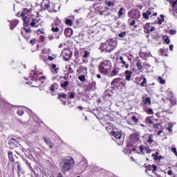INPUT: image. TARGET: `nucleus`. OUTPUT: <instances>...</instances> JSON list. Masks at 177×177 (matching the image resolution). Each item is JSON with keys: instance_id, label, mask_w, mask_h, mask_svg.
Instances as JSON below:
<instances>
[{"instance_id": "obj_38", "label": "nucleus", "mask_w": 177, "mask_h": 177, "mask_svg": "<svg viewBox=\"0 0 177 177\" xmlns=\"http://www.w3.org/2000/svg\"><path fill=\"white\" fill-rule=\"evenodd\" d=\"M146 122H147V124H153V120H151V117L148 116L146 118Z\"/></svg>"}, {"instance_id": "obj_34", "label": "nucleus", "mask_w": 177, "mask_h": 177, "mask_svg": "<svg viewBox=\"0 0 177 177\" xmlns=\"http://www.w3.org/2000/svg\"><path fill=\"white\" fill-rule=\"evenodd\" d=\"M66 97L67 94L60 93L58 95V99H62V97H63V99H66Z\"/></svg>"}, {"instance_id": "obj_41", "label": "nucleus", "mask_w": 177, "mask_h": 177, "mask_svg": "<svg viewBox=\"0 0 177 177\" xmlns=\"http://www.w3.org/2000/svg\"><path fill=\"white\" fill-rule=\"evenodd\" d=\"M119 60L120 61V63L121 64L123 62H125L126 60H127V59L124 58V57H122V56H120L119 57Z\"/></svg>"}, {"instance_id": "obj_5", "label": "nucleus", "mask_w": 177, "mask_h": 177, "mask_svg": "<svg viewBox=\"0 0 177 177\" xmlns=\"http://www.w3.org/2000/svg\"><path fill=\"white\" fill-rule=\"evenodd\" d=\"M112 136H113V140H115L118 145V146H121L122 143H124V138H122V133H120L119 131H113L111 132Z\"/></svg>"}, {"instance_id": "obj_43", "label": "nucleus", "mask_w": 177, "mask_h": 177, "mask_svg": "<svg viewBox=\"0 0 177 177\" xmlns=\"http://www.w3.org/2000/svg\"><path fill=\"white\" fill-rule=\"evenodd\" d=\"M158 81H159L160 84H165V80H164L162 79V77H158Z\"/></svg>"}, {"instance_id": "obj_58", "label": "nucleus", "mask_w": 177, "mask_h": 177, "mask_svg": "<svg viewBox=\"0 0 177 177\" xmlns=\"http://www.w3.org/2000/svg\"><path fill=\"white\" fill-rule=\"evenodd\" d=\"M48 59L49 62H52V61L55 60V57L48 56Z\"/></svg>"}, {"instance_id": "obj_8", "label": "nucleus", "mask_w": 177, "mask_h": 177, "mask_svg": "<svg viewBox=\"0 0 177 177\" xmlns=\"http://www.w3.org/2000/svg\"><path fill=\"white\" fill-rule=\"evenodd\" d=\"M43 139L45 143H46V145L48 146L50 149H53V147H55V145H53V143L50 142V139L48 138H44Z\"/></svg>"}, {"instance_id": "obj_24", "label": "nucleus", "mask_w": 177, "mask_h": 177, "mask_svg": "<svg viewBox=\"0 0 177 177\" xmlns=\"http://www.w3.org/2000/svg\"><path fill=\"white\" fill-rule=\"evenodd\" d=\"M153 142H154V140H153V135L150 134L148 137L147 143L151 145Z\"/></svg>"}, {"instance_id": "obj_3", "label": "nucleus", "mask_w": 177, "mask_h": 177, "mask_svg": "<svg viewBox=\"0 0 177 177\" xmlns=\"http://www.w3.org/2000/svg\"><path fill=\"white\" fill-rule=\"evenodd\" d=\"M111 62L104 61L100 63L98 70L101 74H104V75H109V74L111 73Z\"/></svg>"}, {"instance_id": "obj_22", "label": "nucleus", "mask_w": 177, "mask_h": 177, "mask_svg": "<svg viewBox=\"0 0 177 177\" xmlns=\"http://www.w3.org/2000/svg\"><path fill=\"white\" fill-rule=\"evenodd\" d=\"M38 19H33L30 23L31 27H38Z\"/></svg>"}, {"instance_id": "obj_29", "label": "nucleus", "mask_w": 177, "mask_h": 177, "mask_svg": "<svg viewBox=\"0 0 177 177\" xmlns=\"http://www.w3.org/2000/svg\"><path fill=\"white\" fill-rule=\"evenodd\" d=\"M162 21H164V15H160V19L158 18V24H162Z\"/></svg>"}, {"instance_id": "obj_64", "label": "nucleus", "mask_w": 177, "mask_h": 177, "mask_svg": "<svg viewBox=\"0 0 177 177\" xmlns=\"http://www.w3.org/2000/svg\"><path fill=\"white\" fill-rule=\"evenodd\" d=\"M37 32H40V34H45V32H44V30H42L41 29H38Z\"/></svg>"}, {"instance_id": "obj_60", "label": "nucleus", "mask_w": 177, "mask_h": 177, "mask_svg": "<svg viewBox=\"0 0 177 177\" xmlns=\"http://www.w3.org/2000/svg\"><path fill=\"white\" fill-rule=\"evenodd\" d=\"M24 30L26 32V34H30V32H31V29L24 28Z\"/></svg>"}, {"instance_id": "obj_21", "label": "nucleus", "mask_w": 177, "mask_h": 177, "mask_svg": "<svg viewBox=\"0 0 177 177\" xmlns=\"http://www.w3.org/2000/svg\"><path fill=\"white\" fill-rule=\"evenodd\" d=\"M120 64H122V67L123 68H129V64H128V59H126L123 62H122Z\"/></svg>"}, {"instance_id": "obj_48", "label": "nucleus", "mask_w": 177, "mask_h": 177, "mask_svg": "<svg viewBox=\"0 0 177 177\" xmlns=\"http://www.w3.org/2000/svg\"><path fill=\"white\" fill-rule=\"evenodd\" d=\"M52 68H53V70H54L55 71H59V68H57V66H56V64H53L52 65Z\"/></svg>"}, {"instance_id": "obj_15", "label": "nucleus", "mask_w": 177, "mask_h": 177, "mask_svg": "<svg viewBox=\"0 0 177 177\" xmlns=\"http://www.w3.org/2000/svg\"><path fill=\"white\" fill-rule=\"evenodd\" d=\"M17 141L15 138H11L8 140V145L10 146H16Z\"/></svg>"}, {"instance_id": "obj_50", "label": "nucleus", "mask_w": 177, "mask_h": 177, "mask_svg": "<svg viewBox=\"0 0 177 177\" xmlns=\"http://www.w3.org/2000/svg\"><path fill=\"white\" fill-rule=\"evenodd\" d=\"M156 171H157V166H156V165H152V172H153V174H154V172H156Z\"/></svg>"}, {"instance_id": "obj_11", "label": "nucleus", "mask_w": 177, "mask_h": 177, "mask_svg": "<svg viewBox=\"0 0 177 177\" xmlns=\"http://www.w3.org/2000/svg\"><path fill=\"white\" fill-rule=\"evenodd\" d=\"M120 73V69L118 68H113L111 73V77H115V75H118Z\"/></svg>"}, {"instance_id": "obj_53", "label": "nucleus", "mask_w": 177, "mask_h": 177, "mask_svg": "<svg viewBox=\"0 0 177 177\" xmlns=\"http://www.w3.org/2000/svg\"><path fill=\"white\" fill-rule=\"evenodd\" d=\"M132 121H133L134 122H138L139 120H138V118H136V116H132L131 118Z\"/></svg>"}, {"instance_id": "obj_4", "label": "nucleus", "mask_w": 177, "mask_h": 177, "mask_svg": "<svg viewBox=\"0 0 177 177\" xmlns=\"http://www.w3.org/2000/svg\"><path fill=\"white\" fill-rule=\"evenodd\" d=\"M111 84L112 85V86L116 88L117 89H120V88L125 86V81L121 77H118L114 79L111 82Z\"/></svg>"}, {"instance_id": "obj_18", "label": "nucleus", "mask_w": 177, "mask_h": 177, "mask_svg": "<svg viewBox=\"0 0 177 177\" xmlns=\"http://www.w3.org/2000/svg\"><path fill=\"white\" fill-rule=\"evenodd\" d=\"M68 81L62 82L60 85L63 88V89H67L68 88Z\"/></svg>"}, {"instance_id": "obj_42", "label": "nucleus", "mask_w": 177, "mask_h": 177, "mask_svg": "<svg viewBox=\"0 0 177 177\" xmlns=\"http://www.w3.org/2000/svg\"><path fill=\"white\" fill-rule=\"evenodd\" d=\"M59 37H60L59 35H58L57 36H50L49 39L50 41H52V39H53V38H55L56 39H59Z\"/></svg>"}, {"instance_id": "obj_28", "label": "nucleus", "mask_w": 177, "mask_h": 177, "mask_svg": "<svg viewBox=\"0 0 177 177\" xmlns=\"http://www.w3.org/2000/svg\"><path fill=\"white\" fill-rule=\"evenodd\" d=\"M15 164H17L18 174H20V172H21V165H20V162H16Z\"/></svg>"}, {"instance_id": "obj_12", "label": "nucleus", "mask_w": 177, "mask_h": 177, "mask_svg": "<svg viewBox=\"0 0 177 177\" xmlns=\"http://www.w3.org/2000/svg\"><path fill=\"white\" fill-rule=\"evenodd\" d=\"M104 97H110L113 96V91L109 89H107L104 91Z\"/></svg>"}, {"instance_id": "obj_16", "label": "nucleus", "mask_w": 177, "mask_h": 177, "mask_svg": "<svg viewBox=\"0 0 177 177\" xmlns=\"http://www.w3.org/2000/svg\"><path fill=\"white\" fill-rule=\"evenodd\" d=\"M8 154L10 162H15V157L13 156V153L12 151H8Z\"/></svg>"}, {"instance_id": "obj_10", "label": "nucleus", "mask_w": 177, "mask_h": 177, "mask_svg": "<svg viewBox=\"0 0 177 177\" xmlns=\"http://www.w3.org/2000/svg\"><path fill=\"white\" fill-rule=\"evenodd\" d=\"M66 37H71L73 35V30L71 28H66L64 30Z\"/></svg>"}, {"instance_id": "obj_47", "label": "nucleus", "mask_w": 177, "mask_h": 177, "mask_svg": "<svg viewBox=\"0 0 177 177\" xmlns=\"http://www.w3.org/2000/svg\"><path fill=\"white\" fill-rule=\"evenodd\" d=\"M75 96V92H72V93H71V94L69 95L70 99H74Z\"/></svg>"}, {"instance_id": "obj_61", "label": "nucleus", "mask_w": 177, "mask_h": 177, "mask_svg": "<svg viewBox=\"0 0 177 177\" xmlns=\"http://www.w3.org/2000/svg\"><path fill=\"white\" fill-rule=\"evenodd\" d=\"M108 6H114V3L111 2V1H109L107 3Z\"/></svg>"}, {"instance_id": "obj_56", "label": "nucleus", "mask_w": 177, "mask_h": 177, "mask_svg": "<svg viewBox=\"0 0 177 177\" xmlns=\"http://www.w3.org/2000/svg\"><path fill=\"white\" fill-rule=\"evenodd\" d=\"M171 151H173V153H175V156H177V151H176V147L171 148Z\"/></svg>"}, {"instance_id": "obj_1", "label": "nucleus", "mask_w": 177, "mask_h": 177, "mask_svg": "<svg viewBox=\"0 0 177 177\" xmlns=\"http://www.w3.org/2000/svg\"><path fill=\"white\" fill-rule=\"evenodd\" d=\"M75 165V162L71 156L66 157L62 159L60 162V167L62 169V172L70 171V169H72L73 168Z\"/></svg>"}, {"instance_id": "obj_25", "label": "nucleus", "mask_w": 177, "mask_h": 177, "mask_svg": "<svg viewBox=\"0 0 177 177\" xmlns=\"http://www.w3.org/2000/svg\"><path fill=\"white\" fill-rule=\"evenodd\" d=\"M152 157L154 158V160H161V156H158V152H156L152 154Z\"/></svg>"}, {"instance_id": "obj_13", "label": "nucleus", "mask_w": 177, "mask_h": 177, "mask_svg": "<svg viewBox=\"0 0 177 177\" xmlns=\"http://www.w3.org/2000/svg\"><path fill=\"white\" fill-rule=\"evenodd\" d=\"M170 3H171L172 8H174V12H175V13H177V0H176L175 1H170Z\"/></svg>"}, {"instance_id": "obj_7", "label": "nucleus", "mask_w": 177, "mask_h": 177, "mask_svg": "<svg viewBox=\"0 0 177 177\" xmlns=\"http://www.w3.org/2000/svg\"><path fill=\"white\" fill-rule=\"evenodd\" d=\"M145 32L147 34H150V32H153V31L156 30V27L150 26V23H147L144 26Z\"/></svg>"}, {"instance_id": "obj_17", "label": "nucleus", "mask_w": 177, "mask_h": 177, "mask_svg": "<svg viewBox=\"0 0 177 177\" xmlns=\"http://www.w3.org/2000/svg\"><path fill=\"white\" fill-rule=\"evenodd\" d=\"M88 88L93 91H95V89H96V82H90L88 84Z\"/></svg>"}, {"instance_id": "obj_27", "label": "nucleus", "mask_w": 177, "mask_h": 177, "mask_svg": "<svg viewBox=\"0 0 177 177\" xmlns=\"http://www.w3.org/2000/svg\"><path fill=\"white\" fill-rule=\"evenodd\" d=\"M136 66L138 67V70H142V68H143V66H142V63L140 62V61H138L136 62Z\"/></svg>"}, {"instance_id": "obj_14", "label": "nucleus", "mask_w": 177, "mask_h": 177, "mask_svg": "<svg viewBox=\"0 0 177 177\" xmlns=\"http://www.w3.org/2000/svg\"><path fill=\"white\" fill-rule=\"evenodd\" d=\"M133 18H130L128 19V24L130 25L131 27L133 26H134L135 28H136V26H135V24H136V21H135V19H132Z\"/></svg>"}, {"instance_id": "obj_26", "label": "nucleus", "mask_w": 177, "mask_h": 177, "mask_svg": "<svg viewBox=\"0 0 177 177\" xmlns=\"http://www.w3.org/2000/svg\"><path fill=\"white\" fill-rule=\"evenodd\" d=\"M78 80L81 81V82H85L86 81V78L85 77V75H82L78 77Z\"/></svg>"}, {"instance_id": "obj_39", "label": "nucleus", "mask_w": 177, "mask_h": 177, "mask_svg": "<svg viewBox=\"0 0 177 177\" xmlns=\"http://www.w3.org/2000/svg\"><path fill=\"white\" fill-rule=\"evenodd\" d=\"M143 79V81L140 83V86H145V84L147 82V80H146V77H143V76H141Z\"/></svg>"}, {"instance_id": "obj_57", "label": "nucleus", "mask_w": 177, "mask_h": 177, "mask_svg": "<svg viewBox=\"0 0 177 177\" xmlns=\"http://www.w3.org/2000/svg\"><path fill=\"white\" fill-rule=\"evenodd\" d=\"M35 41H37V39H32L30 41V44H31V45H34L35 44Z\"/></svg>"}, {"instance_id": "obj_62", "label": "nucleus", "mask_w": 177, "mask_h": 177, "mask_svg": "<svg viewBox=\"0 0 177 177\" xmlns=\"http://www.w3.org/2000/svg\"><path fill=\"white\" fill-rule=\"evenodd\" d=\"M158 127H160V124H155L153 125V128H154L155 129H158Z\"/></svg>"}, {"instance_id": "obj_52", "label": "nucleus", "mask_w": 177, "mask_h": 177, "mask_svg": "<svg viewBox=\"0 0 177 177\" xmlns=\"http://www.w3.org/2000/svg\"><path fill=\"white\" fill-rule=\"evenodd\" d=\"M21 17H22V20L24 21H26V20H27V19H28V17H27V15H21Z\"/></svg>"}, {"instance_id": "obj_63", "label": "nucleus", "mask_w": 177, "mask_h": 177, "mask_svg": "<svg viewBox=\"0 0 177 177\" xmlns=\"http://www.w3.org/2000/svg\"><path fill=\"white\" fill-rule=\"evenodd\" d=\"M165 42L166 43V44H169V42H170V41H169V38H165Z\"/></svg>"}, {"instance_id": "obj_35", "label": "nucleus", "mask_w": 177, "mask_h": 177, "mask_svg": "<svg viewBox=\"0 0 177 177\" xmlns=\"http://www.w3.org/2000/svg\"><path fill=\"white\" fill-rule=\"evenodd\" d=\"M32 81H38V75L35 73L30 78Z\"/></svg>"}, {"instance_id": "obj_32", "label": "nucleus", "mask_w": 177, "mask_h": 177, "mask_svg": "<svg viewBox=\"0 0 177 177\" xmlns=\"http://www.w3.org/2000/svg\"><path fill=\"white\" fill-rule=\"evenodd\" d=\"M125 35H127V32L124 31L119 33L118 37L119 38H124Z\"/></svg>"}, {"instance_id": "obj_49", "label": "nucleus", "mask_w": 177, "mask_h": 177, "mask_svg": "<svg viewBox=\"0 0 177 177\" xmlns=\"http://www.w3.org/2000/svg\"><path fill=\"white\" fill-rule=\"evenodd\" d=\"M153 169V166L152 165H149L147 167V169H146V172H147V171H152Z\"/></svg>"}, {"instance_id": "obj_20", "label": "nucleus", "mask_w": 177, "mask_h": 177, "mask_svg": "<svg viewBox=\"0 0 177 177\" xmlns=\"http://www.w3.org/2000/svg\"><path fill=\"white\" fill-rule=\"evenodd\" d=\"M18 24H19V20L15 19V20L12 21H11L12 26L10 27L11 30L15 28V27H16Z\"/></svg>"}, {"instance_id": "obj_55", "label": "nucleus", "mask_w": 177, "mask_h": 177, "mask_svg": "<svg viewBox=\"0 0 177 177\" xmlns=\"http://www.w3.org/2000/svg\"><path fill=\"white\" fill-rule=\"evenodd\" d=\"M42 80H46V77L45 76H41L39 78V81L41 82V84H44V82L42 81Z\"/></svg>"}, {"instance_id": "obj_36", "label": "nucleus", "mask_w": 177, "mask_h": 177, "mask_svg": "<svg viewBox=\"0 0 177 177\" xmlns=\"http://www.w3.org/2000/svg\"><path fill=\"white\" fill-rule=\"evenodd\" d=\"M146 113H147V114H154V111H153L151 108L146 109Z\"/></svg>"}, {"instance_id": "obj_9", "label": "nucleus", "mask_w": 177, "mask_h": 177, "mask_svg": "<svg viewBox=\"0 0 177 177\" xmlns=\"http://www.w3.org/2000/svg\"><path fill=\"white\" fill-rule=\"evenodd\" d=\"M124 74L127 81H131V78L132 77V72L127 70L124 72Z\"/></svg>"}, {"instance_id": "obj_6", "label": "nucleus", "mask_w": 177, "mask_h": 177, "mask_svg": "<svg viewBox=\"0 0 177 177\" xmlns=\"http://www.w3.org/2000/svg\"><path fill=\"white\" fill-rule=\"evenodd\" d=\"M128 16L130 19H140V12L139 10H131L128 12Z\"/></svg>"}, {"instance_id": "obj_40", "label": "nucleus", "mask_w": 177, "mask_h": 177, "mask_svg": "<svg viewBox=\"0 0 177 177\" xmlns=\"http://www.w3.org/2000/svg\"><path fill=\"white\" fill-rule=\"evenodd\" d=\"M89 56V52L88 51H84V54L82 55L83 59H86Z\"/></svg>"}, {"instance_id": "obj_54", "label": "nucleus", "mask_w": 177, "mask_h": 177, "mask_svg": "<svg viewBox=\"0 0 177 177\" xmlns=\"http://www.w3.org/2000/svg\"><path fill=\"white\" fill-rule=\"evenodd\" d=\"M169 34H170L171 35H175V34H176V30H169Z\"/></svg>"}, {"instance_id": "obj_44", "label": "nucleus", "mask_w": 177, "mask_h": 177, "mask_svg": "<svg viewBox=\"0 0 177 177\" xmlns=\"http://www.w3.org/2000/svg\"><path fill=\"white\" fill-rule=\"evenodd\" d=\"M142 17L144 19H145V20H149V15L147 14V12L142 13Z\"/></svg>"}, {"instance_id": "obj_31", "label": "nucleus", "mask_w": 177, "mask_h": 177, "mask_svg": "<svg viewBox=\"0 0 177 177\" xmlns=\"http://www.w3.org/2000/svg\"><path fill=\"white\" fill-rule=\"evenodd\" d=\"M39 59L43 60V62H46L48 61V59H46V56L42 55H39Z\"/></svg>"}, {"instance_id": "obj_30", "label": "nucleus", "mask_w": 177, "mask_h": 177, "mask_svg": "<svg viewBox=\"0 0 177 177\" xmlns=\"http://www.w3.org/2000/svg\"><path fill=\"white\" fill-rule=\"evenodd\" d=\"M144 103H145V104H151V100H150L149 97H147V98L144 100Z\"/></svg>"}, {"instance_id": "obj_33", "label": "nucleus", "mask_w": 177, "mask_h": 177, "mask_svg": "<svg viewBox=\"0 0 177 177\" xmlns=\"http://www.w3.org/2000/svg\"><path fill=\"white\" fill-rule=\"evenodd\" d=\"M51 31L57 34V32H59V28H57V26H55L51 28Z\"/></svg>"}, {"instance_id": "obj_19", "label": "nucleus", "mask_w": 177, "mask_h": 177, "mask_svg": "<svg viewBox=\"0 0 177 177\" xmlns=\"http://www.w3.org/2000/svg\"><path fill=\"white\" fill-rule=\"evenodd\" d=\"M124 13H125V8H121L118 11V17L119 18L122 17Z\"/></svg>"}, {"instance_id": "obj_23", "label": "nucleus", "mask_w": 177, "mask_h": 177, "mask_svg": "<svg viewBox=\"0 0 177 177\" xmlns=\"http://www.w3.org/2000/svg\"><path fill=\"white\" fill-rule=\"evenodd\" d=\"M57 86H59V84H57V83L53 84L50 88V91L51 92H55V89H57Z\"/></svg>"}, {"instance_id": "obj_2", "label": "nucleus", "mask_w": 177, "mask_h": 177, "mask_svg": "<svg viewBox=\"0 0 177 177\" xmlns=\"http://www.w3.org/2000/svg\"><path fill=\"white\" fill-rule=\"evenodd\" d=\"M117 46V41L110 39L106 40L104 43H102L100 45V48L102 52H111L115 49Z\"/></svg>"}, {"instance_id": "obj_51", "label": "nucleus", "mask_w": 177, "mask_h": 177, "mask_svg": "<svg viewBox=\"0 0 177 177\" xmlns=\"http://www.w3.org/2000/svg\"><path fill=\"white\" fill-rule=\"evenodd\" d=\"M174 127V125L172 124H169V127H168V131L169 132H172V127Z\"/></svg>"}, {"instance_id": "obj_46", "label": "nucleus", "mask_w": 177, "mask_h": 177, "mask_svg": "<svg viewBox=\"0 0 177 177\" xmlns=\"http://www.w3.org/2000/svg\"><path fill=\"white\" fill-rule=\"evenodd\" d=\"M26 13H28V10L27 8H24L21 15L24 16V15H26Z\"/></svg>"}, {"instance_id": "obj_37", "label": "nucleus", "mask_w": 177, "mask_h": 177, "mask_svg": "<svg viewBox=\"0 0 177 177\" xmlns=\"http://www.w3.org/2000/svg\"><path fill=\"white\" fill-rule=\"evenodd\" d=\"M66 24H67V26H73V21L70 19H67L66 20Z\"/></svg>"}, {"instance_id": "obj_59", "label": "nucleus", "mask_w": 177, "mask_h": 177, "mask_svg": "<svg viewBox=\"0 0 177 177\" xmlns=\"http://www.w3.org/2000/svg\"><path fill=\"white\" fill-rule=\"evenodd\" d=\"M139 149H140V151L142 153L145 150V147H143V145H141L140 146Z\"/></svg>"}, {"instance_id": "obj_45", "label": "nucleus", "mask_w": 177, "mask_h": 177, "mask_svg": "<svg viewBox=\"0 0 177 177\" xmlns=\"http://www.w3.org/2000/svg\"><path fill=\"white\" fill-rule=\"evenodd\" d=\"M17 114L19 115H23V114H24V111L21 110V109H18L17 111Z\"/></svg>"}]
</instances>
